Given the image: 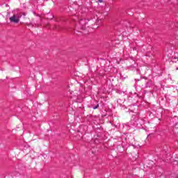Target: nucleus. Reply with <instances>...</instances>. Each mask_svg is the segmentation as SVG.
I'll return each instance as SVG.
<instances>
[{
    "mask_svg": "<svg viewBox=\"0 0 178 178\" xmlns=\"http://www.w3.org/2000/svg\"><path fill=\"white\" fill-rule=\"evenodd\" d=\"M98 1L102 3L103 0H98Z\"/></svg>",
    "mask_w": 178,
    "mask_h": 178,
    "instance_id": "obj_4",
    "label": "nucleus"
},
{
    "mask_svg": "<svg viewBox=\"0 0 178 178\" xmlns=\"http://www.w3.org/2000/svg\"><path fill=\"white\" fill-rule=\"evenodd\" d=\"M99 107V104H97L96 106L93 107V109H98Z\"/></svg>",
    "mask_w": 178,
    "mask_h": 178,
    "instance_id": "obj_3",
    "label": "nucleus"
},
{
    "mask_svg": "<svg viewBox=\"0 0 178 178\" xmlns=\"http://www.w3.org/2000/svg\"><path fill=\"white\" fill-rule=\"evenodd\" d=\"M80 29H81L82 30H85L86 29V24H87V21L86 19H81L79 22Z\"/></svg>",
    "mask_w": 178,
    "mask_h": 178,
    "instance_id": "obj_2",
    "label": "nucleus"
},
{
    "mask_svg": "<svg viewBox=\"0 0 178 178\" xmlns=\"http://www.w3.org/2000/svg\"><path fill=\"white\" fill-rule=\"evenodd\" d=\"M19 19L20 17H17L16 15H14L13 16L10 17V21L11 22V23L17 24L19 22Z\"/></svg>",
    "mask_w": 178,
    "mask_h": 178,
    "instance_id": "obj_1",
    "label": "nucleus"
}]
</instances>
